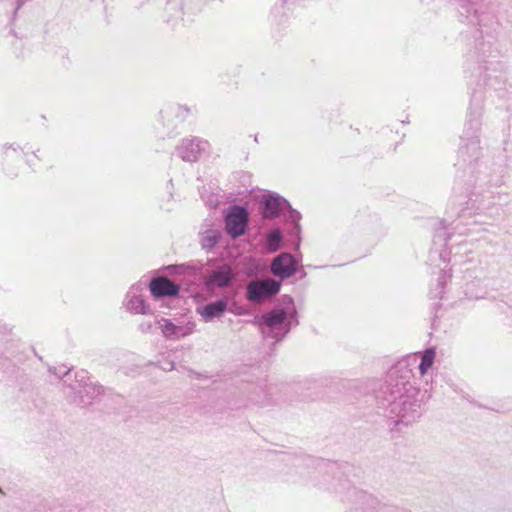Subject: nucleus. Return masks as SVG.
Here are the masks:
<instances>
[{
	"label": "nucleus",
	"instance_id": "nucleus-1",
	"mask_svg": "<svg viewBox=\"0 0 512 512\" xmlns=\"http://www.w3.org/2000/svg\"><path fill=\"white\" fill-rule=\"evenodd\" d=\"M280 290V283L273 279L252 281L247 286V298L257 302L262 298L275 295Z\"/></svg>",
	"mask_w": 512,
	"mask_h": 512
},
{
	"label": "nucleus",
	"instance_id": "nucleus-2",
	"mask_svg": "<svg viewBox=\"0 0 512 512\" xmlns=\"http://www.w3.org/2000/svg\"><path fill=\"white\" fill-rule=\"evenodd\" d=\"M248 223V213L243 207L233 206L226 216V229L233 238L244 234Z\"/></svg>",
	"mask_w": 512,
	"mask_h": 512
},
{
	"label": "nucleus",
	"instance_id": "nucleus-3",
	"mask_svg": "<svg viewBox=\"0 0 512 512\" xmlns=\"http://www.w3.org/2000/svg\"><path fill=\"white\" fill-rule=\"evenodd\" d=\"M271 272L281 279L291 277L296 272L295 259L288 253H282L272 261Z\"/></svg>",
	"mask_w": 512,
	"mask_h": 512
},
{
	"label": "nucleus",
	"instance_id": "nucleus-4",
	"mask_svg": "<svg viewBox=\"0 0 512 512\" xmlns=\"http://www.w3.org/2000/svg\"><path fill=\"white\" fill-rule=\"evenodd\" d=\"M149 288L155 298L176 296L179 293V286L166 277L152 279Z\"/></svg>",
	"mask_w": 512,
	"mask_h": 512
},
{
	"label": "nucleus",
	"instance_id": "nucleus-5",
	"mask_svg": "<svg viewBox=\"0 0 512 512\" xmlns=\"http://www.w3.org/2000/svg\"><path fill=\"white\" fill-rule=\"evenodd\" d=\"M233 278V272L230 266L223 265L213 270L208 278L209 284H214L218 287L227 286Z\"/></svg>",
	"mask_w": 512,
	"mask_h": 512
},
{
	"label": "nucleus",
	"instance_id": "nucleus-6",
	"mask_svg": "<svg viewBox=\"0 0 512 512\" xmlns=\"http://www.w3.org/2000/svg\"><path fill=\"white\" fill-rule=\"evenodd\" d=\"M227 308L226 302L220 300L210 304H207L203 310L201 311L202 317L208 321L213 319L214 317L221 316Z\"/></svg>",
	"mask_w": 512,
	"mask_h": 512
},
{
	"label": "nucleus",
	"instance_id": "nucleus-7",
	"mask_svg": "<svg viewBox=\"0 0 512 512\" xmlns=\"http://www.w3.org/2000/svg\"><path fill=\"white\" fill-rule=\"evenodd\" d=\"M280 207L279 200L275 197H268L265 200V206H264V217L266 218H272L275 217L278 214Z\"/></svg>",
	"mask_w": 512,
	"mask_h": 512
},
{
	"label": "nucleus",
	"instance_id": "nucleus-8",
	"mask_svg": "<svg viewBox=\"0 0 512 512\" xmlns=\"http://www.w3.org/2000/svg\"><path fill=\"white\" fill-rule=\"evenodd\" d=\"M435 358V351L433 349H427L421 359L419 366L420 373L424 375L427 370L432 366Z\"/></svg>",
	"mask_w": 512,
	"mask_h": 512
},
{
	"label": "nucleus",
	"instance_id": "nucleus-9",
	"mask_svg": "<svg viewBox=\"0 0 512 512\" xmlns=\"http://www.w3.org/2000/svg\"><path fill=\"white\" fill-rule=\"evenodd\" d=\"M281 241V235L279 231L271 232L268 235V246L271 250L275 251L277 250L279 243Z\"/></svg>",
	"mask_w": 512,
	"mask_h": 512
},
{
	"label": "nucleus",
	"instance_id": "nucleus-10",
	"mask_svg": "<svg viewBox=\"0 0 512 512\" xmlns=\"http://www.w3.org/2000/svg\"><path fill=\"white\" fill-rule=\"evenodd\" d=\"M162 331L166 336L175 335L178 331V328L169 320H163L161 324Z\"/></svg>",
	"mask_w": 512,
	"mask_h": 512
},
{
	"label": "nucleus",
	"instance_id": "nucleus-11",
	"mask_svg": "<svg viewBox=\"0 0 512 512\" xmlns=\"http://www.w3.org/2000/svg\"><path fill=\"white\" fill-rule=\"evenodd\" d=\"M283 320H284V314L283 313H272L266 319L267 324L269 326H273V325L279 324Z\"/></svg>",
	"mask_w": 512,
	"mask_h": 512
}]
</instances>
